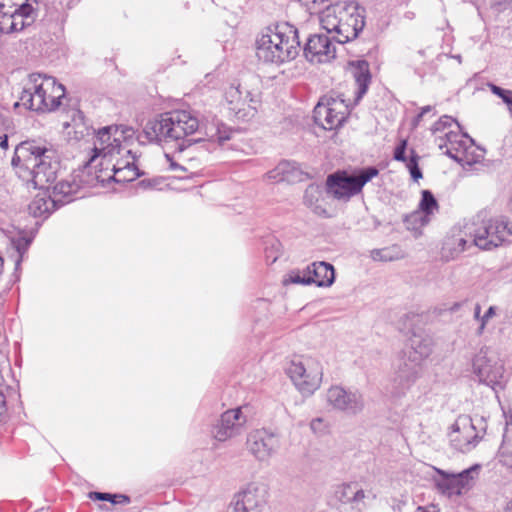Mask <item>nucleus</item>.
I'll return each instance as SVG.
<instances>
[{"instance_id":"6e6d98bb","label":"nucleus","mask_w":512,"mask_h":512,"mask_svg":"<svg viewBox=\"0 0 512 512\" xmlns=\"http://www.w3.org/2000/svg\"><path fill=\"white\" fill-rule=\"evenodd\" d=\"M165 157H166L167 161L169 162L170 170H172V171H176V170L184 171V168L182 166H180L179 164H177L176 162L173 161V159H172V157L170 156L169 153H165Z\"/></svg>"},{"instance_id":"5701e85b","label":"nucleus","mask_w":512,"mask_h":512,"mask_svg":"<svg viewBox=\"0 0 512 512\" xmlns=\"http://www.w3.org/2000/svg\"><path fill=\"white\" fill-rule=\"evenodd\" d=\"M307 272L312 276V284H316L318 287H330L335 281L333 265L324 261L308 265Z\"/></svg>"},{"instance_id":"864d4df0","label":"nucleus","mask_w":512,"mask_h":512,"mask_svg":"<svg viewBox=\"0 0 512 512\" xmlns=\"http://www.w3.org/2000/svg\"><path fill=\"white\" fill-rule=\"evenodd\" d=\"M486 85L490 88L491 92H492L493 94H495L496 96H498L499 98H500V97H501V95H502V94H504V93H505V91L507 90V89H504V88H502V87H499V86H497V85H495V84H493V83H490V82H488Z\"/></svg>"},{"instance_id":"f8f14e48","label":"nucleus","mask_w":512,"mask_h":512,"mask_svg":"<svg viewBox=\"0 0 512 512\" xmlns=\"http://www.w3.org/2000/svg\"><path fill=\"white\" fill-rule=\"evenodd\" d=\"M267 496L263 484L249 483L234 496L228 512H261L267 503Z\"/></svg>"},{"instance_id":"39448f33","label":"nucleus","mask_w":512,"mask_h":512,"mask_svg":"<svg viewBox=\"0 0 512 512\" xmlns=\"http://www.w3.org/2000/svg\"><path fill=\"white\" fill-rule=\"evenodd\" d=\"M432 352V339L427 335L413 334L409 339V346L404 354L408 362L400 360L392 379L391 393L400 397L404 395L419 377L421 363Z\"/></svg>"},{"instance_id":"58836bf2","label":"nucleus","mask_w":512,"mask_h":512,"mask_svg":"<svg viewBox=\"0 0 512 512\" xmlns=\"http://www.w3.org/2000/svg\"><path fill=\"white\" fill-rule=\"evenodd\" d=\"M10 2L0 4V33L11 34L16 32V24L11 16Z\"/></svg>"},{"instance_id":"6e6552de","label":"nucleus","mask_w":512,"mask_h":512,"mask_svg":"<svg viewBox=\"0 0 512 512\" xmlns=\"http://www.w3.org/2000/svg\"><path fill=\"white\" fill-rule=\"evenodd\" d=\"M134 131L131 127L124 125H111L100 128L97 132L95 131V142L93 148V156L89 162H93L95 158L101 156L103 159L110 157L111 159L116 154H121L124 150L122 141H126L131 138Z\"/></svg>"},{"instance_id":"f257e3e1","label":"nucleus","mask_w":512,"mask_h":512,"mask_svg":"<svg viewBox=\"0 0 512 512\" xmlns=\"http://www.w3.org/2000/svg\"><path fill=\"white\" fill-rule=\"evenodd\" d=\"M194 133L223 143L231 138L233 129L216 117L200 120L194 111L174 110L148 120L142 132L139 133L138 140L142 144L173 145L175 150L182 152L186 147L198 141L186 139Z\"/></svg>"},{"instance_id":"4c0bfd02","label":"nucleus","mask_w":512,"mask_h":512,"mask_svg":"<svg viewBox=\"0 0 512 512\" xmlns=\"http://www.w3.org/2000/svg\"><path fill=\"white\" fill-rule=\"evenodd\" d=\"M105 160L108 162L114 161L112 164V171L114 172L115 169L119 168V170H121L135 163L136 155L130 149H126L124 147V150H122L121 154L115 153L112 159L108 157Z\"/></svg>"},{"instance_id":"423d86ee","label":"nucleus","mask_w":512,"mask_h":512,"mask_svg":"<svg viewBox=\"0 0 512 512\" xmlns=\"http://www.w3.org/2000/svg\"><path fill=\"white\" fill-rule=\"evenodd\" d=\"M379 173L376 167L370 166L350 174L347 171H337L328 175L326 191L333 198L340 201H349L359 194L366 183Z\"/></svg>"},{"instance_id":"0eeeda50","label":"nucleus","mask_w":512,"mask_h":512,"mask_svg":"<svg viewBox=\"0 0 512 512\" xmlns=\"http://www.w3.org/2000/svg\"><path fill=\"white\" fill-rule=\"evenodd\" d=\"M287 374L301 394L310 396L320 387L323 369L317 359L302 357L290 362Z\"/></svg>"},{"instance_id":"a211bd4d","label":"nucleus","mask_w":512,"mask_h":512,"mask_svg":"<svg viewBox=\"0 0 512 512\" xmlns=\"http://www.w3.org/2000/svg\"><path fill=\"white\" fill-rule=\"evenodd\" d=\"M336 49L327 35H312L304 47V54L310 62L324 63L335 57Z\"/></svg>"},{"instance_id":"338daca9","label":"nucleus","mask_w":512,"mask_h":512,"mask_svg":"<svg viewBox=\"0 0 512 512\" xmlns=\"http://www.w3.org/2000/svg\"><path fill=\"white\" fill-rule=\"evenodd\" d=\"M505 512H512V500L508 503L506 511Z\"/></svg>"},{"instance_id":"393cba45","label":"nucleus","mask_w":512,"mask_h":512,"mask_svg":"<svg viewBox=\"0 0 512 512\" xmlns=\"http://www.w3.org/2000/svg\"><path fill=\"white\" fill-rule=\"evenodd\" d=\"M486 236L482 234V250H490L492 248L500 246L507 236L506 225L503 222L490 223L484 227Z\"/></svg>"},{"instance_id":"0e129e2a","label":"nucleus","mask_w":512,"mask_h":512,"mask_svg":"<svg viewBox=\"0 0 512 512\" xmlns=\"http://www.w3.org/2000/svg\"><path fill=\"white\" fill-rule=\"evenodd\" d=\"M462 306V303H454L451 307H449L448 309L450 311H456L457 309H459V307Z\"/></svg>"},{"instance_id":"052dcab7","label":"nucleus","mask_w":512,"mask_h":512,"mask_svg":"<svg viewBox=\"0 0 512 512\" xmlns=\"http://www.w3.org/2000/svg\"><path fill=\"white\" fill-rule=\"evenodd\" d=\"M0 148L3 150L8 148V136L6 134L0 136Z\"/></svg>"},{"instance_id":"49530a36","label":"nucleus","mask_w":512,"mask_h":512,"mask_svg":"<svg viewBox=\"0 0 512 512\" xmlns=\"http://www.w3.org/2000/svg\"><path fill=\"white\" fill-rule=\"evenodd\" d=\"M434 111V107L431 106V105H427V106H424L421 108V111L420 113L413 119V126L414 127H417L420 122L422 121L423 117L427 114V113H430V112H433Z\"/></svg>"},{"instance_id":"69168bd1","label":"nucleus","mask_w":512,"mask_h":512,"mask_svg":"<svg viewBox=\"0 0 512 512\" xmlns=\"http://www.w3.org/2000/svg\"><path fill=\"white\" fill-rule=\"evenodd\" d=\"M473 371L477 376L480 375V367H478L476 363H473Z\"/></svg>"},{"instance_id":"de8ad7c7","label":"nucleus","mask_w":512,"mask_h":512,"mask_svg":"<svg viewBox=\"0 0 512 512\" xmlns=\"http://www.w3.org/2000/svg\"><path fill=\"white\" fill-rule=\"evenodd\" d=\"M108 502L112 504H129L131 502L130 497L124 494H112V497Z\"/></svg>"},{"instance_id":"bf43d9fd","label":"nucleus","mask_w":512,"mask_h":512,"mask_svg":"<svg viewBox=\"0 0 512 512\" xmlns=\"http://www.w3.org/2000/svg\"><path fill=\"white\" fill-rule=\"evenodd\" d=\"M5 405H6L5 395L0 390V415H2L5 412Z\"/></svg>"},{"instance_id":"9b49d317","label":"nucleus","mask_w":512,"mask_h":512,"mask_svg":"<svg viewBox=\"0 0 512 512\" xmlns=\"http://www.w3.org/2000/svg\"><path fill=\"white\" fill-rule=\"evenodd\" d=\"M365 10L354 1L341 2L339 30L335 40L344 44L355 39L365 26Z\"/></svg>"},{"instance_id":"412c9836","label":"nucleus","mask_w":512,"mask_h":512,"mask_svg":"<svg viewBox=\"0 0 512 512\" xmlns=\"http://www.w3.org/2000/svg\"><path fill=\"white\" fill-rule=\"evenodd\" d=\"M506 381L503 364L499 362L494 365L482 364V384L494 392L497 399L498 393L504 389Z\"/></svg>"},{"instance_id":"f704fd0d","label":"nucleus","mask_w":512,"mask_h":512,"mask_svg":"<svg viewBox=\"0 0 512 512\" xmlns=\"http://www.w3.org/2000/svg\"><path fill=\"white\" fill-rule=\"evenodd\" d=\"M418 207L419 211L428 218L439 210L438 201L430 190H422Z\"/></svg>"},{"instance_id":"774afa93","label":"nucleus","mask_w":512,"mask_h":512,"mask_svg":"<svg viewBox=\"0 0 512 512\" xmlns=\"http://www.w3.org/2000/svg\"><path fill=\"white\" fill-rule=\"evenodd\" d=\"M503 3H506L512 9V0H502Z\"/></svg>"},{"instance_id":"5fc2aeb1","label":"nucleus","mask_w":512,"mask_h":512,"mask_svg":"<svg viewBox=\"0 0 512 512\" xmlns=\"http://www.w3.org/2000/svg\"><path fill=\"white\" fill-rule=\"evenodd\" d=\"M495 314V307L491 306L489 309L485 312L484 315H482V330L485 327L486 322L493 317Z\"/></svg>"},{"instance_id":"aec40b11","label":"nucleus","mask_w":512,"mask_h":512,"mask_svg":"<svg viewBox=\"0 0 512 512\" xmlns=\"http://www.w3.org/2000/svg\"><path fill=\"white\" fill-rule=\"evenodd\" d=\"M350 72L357 87L355 91V101L358 102L367 93L371 83L369 63L365 60L352 61L350 63Z\"/></svg>"},{"instance_id":"f3484780","label":"nucleus","mask_w":512,"mask_h":512,"mask_svg":"<svg viewBox=\"0 0 512 512\" xmlns=\"http://www.w3.org/2000/svg\"><path fill=\"white\" fill-rule=\"evenodd\" d=\"M451 445L461 452H469L477 445V432L469 416L461 415L452 424L448 434Z\"/></svg>"},{"instance_id":"c756f323","label":"nucleus","mask_w":512,"mask_h":512,"mask_svg":"<svg viewBox=\"0 0 512 512\" xmlns=\"http://www.w3.org/2000/svg\"><path fill=\"white\" fill-rule=\"evenodd\" d=\"M259 99L251 94V92L246 91V105L242 106L239 104L236 107H233L231 111L237 120L242 122L251 121L257 114V109L259 106Z\"/></svg>"},{"instance_id":"2eb2a0df","label":"nucleus","mask_w":512,"mask_h":512,"mask_svg":"<svg viewBox=\"0 0 512 512\" xmlns=\"http://www.w3.org/2000/svg\"><path fill=\"white\" fill-rule=\"evenodd\" d=\"M326 397L333 409L347 415H358L365 407L364 397L358 390H346L342 386L335 385L328 389Z\"/></svg>"},{"instance_id":"b1692460","label":"nucleus","mask_w":512,"mask_h":512,"mask_svg":"<svg viewBox=\"0 0 512 512\" xmlns=\"http://www.w3.org/2000/svg\"><path fill=\"white\" fill-rule=\"evenodd\" d=\"M335 498L343 504L358 505L365 498L363 489L355 482L339 485L335 490Z\"/></svg>"},{"instance_id":"79ce46f5","label":"nucleus","mask_w":512,"mask_h":512,"mask_svg":"<svg viewBox=\"0 0 512 512\" xmlns=\"http://www.w3.org/2000/svg\"><path fill=\"white\" fill-rule=\"evenodd\" d=\"M74 137L77 140L83 139L86 136L95 134V129L87 126L84 123V117L80 111H77V117L73 118Z\"/></svg>"},{"instance_id":"72a5a7b5","label":"nucleus","mask_w":512,"mask_h":512,"mask_svg":"<svg viewBox=\"0 0 512 512\" xmlns=\"http://www.w3.org/2000/svg\"><path fill=\"white\" fill-rule=\"evenodd\" d=\"M282 245L274 236L264 240V256L267 264H273L281 255Z\"/></svg>"},{"instance_id":"7ed1b4c3","label":"nucleus","mask_w":512,"mask_h":512,"mask_svg":"<svg viewBox=\"0 0 512 512\" xmlns=\"http://www.w3.org/2000/svg\"><path fill=\"white\" fill-rule=\"evenodd\" d=\"M299 50L298 31L287 23L267 27L256 41V55L265 63L282 64L291 61Z\"/></svg>"},{"instance_id":"ddd939ff","label":"nucleus","mask_w":512,"mask_h":512,"mask_svg":"<svg viewBox=\"0 0 512 512\" xmlns=\"http://www.w3.org/2000/svg\"><path fill=\"white\" fill-rule=\"evenodd\" d=\"M479 467V464H475L469 469H465L457 474L447 473L444 470L435 468L439 476L434 478V484L440 493L448 497L461 495L471 487L473 481L472 474L475 473Z\"/></svg>"},{"instance_id":"1a4fd4ad","label":"nucleus","mask_w":512,"mask_h":512,"mask_svg":"<svg viewBox=\"0 0 512 512\" xmlns=\"http://www.w3.org/2000/svg\"><path fill=\"white\" fill-rule=\"evenodd\" d=\"M435 142L440 150L446 149L445 154L462 165H473L478 163L474 154V141L467 134L461 133L460 129H450L444 135L436 136Z\"/></svg>"},{"instance_id":"473e14b6","label":"nucleus","mask_w":512,"mask_h":512,"mask_svg":"<svg viewBox=\"0 0 512 512\" xmlns=\"http://www.w3.org/2000/svg\"><path fill=\"white\" fill-rule=\"evenodd\" d=\"M405 253L398 245H392L382 249H374L371 251V258L375 261H395L404 258Z\"/></svg>"},{"instance_id":"6ab92c4d","label":"nucleus","mask_w":512,"mask_h":512,"mask_svg":"<svg viewBox=\"0 0 512 512\" xmlns=\"http://www.w3.org/2000/svg\"><path fill=\"white\" fill-rule=\"evenodd\" d=\"M267 177L275 182L295 183L304 179V173L297 162L283 160L267 173Z\"/></svg>"},{"instance_id":"9d476101","label":"nucleus","mask_w":512,"mask_h":512,"mask_svg":"<svg viewBox=\"0 0 512 512\" xmlns=\"http://www.w3.org/2000/svg\"><path fill=\"white\" fill-rule=\"evenodd\" d=\"M349 113L348 105L340 96L327 94L320 98L313 110L316 125L325 130L340 127Z\"/></svg>"},{"instance_id":"ea45409f","label":"nucleus","mask_w":512,"mask_h":512,"mask_svg":"<svg viewBox=\"0 0 512 512\" xmlns=\"http://www.w3.org/2000/svg\"><path fill=\"white\" fill-rule=\"evenodd\" d=\"M225 98L230 111L239 104L242 106L246 105V96L243 97V92L240 90L239 86L231 85L225 92Z\"/></svg>"},{"instance_id":"c9c22d12","label":"nucleus","mask_w":512,"mask_h":512,"mask_svg":"<svg viewBox=\"0 0 512 512\" xmlns=\"http://www.w3.org/2000/svg\"><path fill=\"white\" fill-rule=\"evenodd\" d=\"M429 222L430 218H428L419 210L406 215L404 218V224L406 228L410 231H413L415 234H419L421 228H423Z\"/></svg>"},{"instance_id":"3c124183","label":"nucleus","mask_w":512,"mask_h":512,"mask_svg":"<svg viewBox=\"0 0 512 512\" xmlns=\"http://www.w3.org/2000/svg\"><path fill=\"white\" fill-rule=\"evenodd\" d=\"M32 1L36 2V0H32ZM7 2H10L9 6L11 7V10H13L14 8H17V5H21L22 3L23 4H31L30 0H0V4L6 5Z\"/></svg>"},{"instance_id":"13d9d810","label":"nucleus","mask_w":512,"mask_h":512,"mask_svg":"<svg viewBox=\"0 0 512 512\" xmlns=\"http://www.w3.org/2000/svg\"><path fill=\"white\" fill-rule=\"evenodd\" d=\"M415 512H439V510L437 509L436 506L431 505V506H425V507L419 506V507H417Z\"/></svg>"},{"instance_id":"bb28decb","label":"nucleus","mask_w":512,"mask_h":512,"mask_svg":"<svg viewBox=\"0 0 512 512\" xmlns=\"http://www.w3.org/2000/svg\"><path fill=\"white\" fill-rule=\"evenodd\" d=\"M506 426L503 433L502 444L499 449V460L503 465L512 468V413L504 411Z\"/></svg>"},{"instance_id":"c85d7f7f","label":"nucleus","mask_w":512,"mask_h":512,"mask_svg":"<svg viewBox=\"0 0 512 512\" xmlns=\"http://www.w3.org/2000/svg\"><path fill=\"white\" fill-rule=\"evenodd\" d=\"M13 22L16 24V32L24 30L35 20V9L32 4L17 5V8L11 10Z\"/></svg>"},{"instance_id":"a19ab883","label":"nucleus","mask_w":512,"mask_h":512,"mask_svg":"<svg viewBox=\"0 0 512 512\" xmlns=\"http://www.w3.org/2000/svg\"><path fill=\"white\" fill-rule=\"evenodd\" d=\"M460 129L459 124L450 116L444 115L431 127L432 134L436 136L444 135L450 129Z\"/></svg>"},{"instance_id":"2f4dec72","label":"nucleus","mask_w":512,"mask_h":512,"mask_svg":"<svg viewBox=\"0 0 512 512\" xmlns=\"http://www.w3.org/2000/svg\"><path fill=\"white\" fill-rule=\"evenodd\" d=\"M341 8V2L336 3L334 5H331L327 7L324 11H322L320 16V22L322 27L328 32V33H336V36H338V30H339V13L338 9Z\"/></svg>"},{"instance_id":"a878e982","label":"nucleus","mask_w":512,"mask_h":512,"mask_svg":"<svg viewBox=\"0 0 512 512\" xmlns=\"http://www.w3.org/2000/svg\"><path fill=\"white\" fill-rule=\"evenodd\" d=\"M59 203L50 193L47 197L38 194L28 206L29 213L33 217L47 218L55 209L59 207Z\"/></svg>"},{"instance_id":"09e8293b","label":"nucleus","mask_w":512,"mask_h":512,"mask_svg":"<svg viewBox=\"0 0 512 512\" xmlns=\"http://www.w3.org/2000/svg\"><path fill=\"white\" fill-rule=\"evenodd\" d=\"M30 245V240L26 238H20L15 242L16 249L20 256L28 249Z\"/></svg>"},{"instance_id":"680f3d73","label":"nucleus","mask_w":512,"mask_h":512,"mask_svg":"<svg viewBox=\"0 0 512 512\" xmlns=\"http://www.w3.org/2000/svg\"><path fill=\"white\" fill-rule=\"evenodd\" d=\"M56 20H57L58 24H59L60 26H62V24H63V23H64V21H65V13H64V12L59 13V14L56 16Z\"/></svg>"},{"instance_id":"4be33fe9","label":"nucleus","mask_w":512,"mask_h":512,"mask_svg":"<svg viewBox=\"0 0 512 512\" xmlns=\"http://www.w3.org/2000/svg\"><path fill=\"white\" fill-rule=\"evenodd\" d=\"M80 188V183L72 176L67 179H63L50 187V189H52L51 194L60 206L73 201Z\"/></svg>"},{"instance_id":"8fccbe9b","label":"nucleus","mask_w":512,"mask_h":512,"mask_svg":"<svg viewBox=\"0 0 512 512\" xmlns=\"http://www.w3.org/2000/svg\"><path fill=\"white\" fill-rule=\"evenodd\" d=\"M112 497V494L110 493H104V492H90L89 498L91 500H99V501H108Z\"/></svg>"},{"instance_id":"e433bc0d","label":"nucleus","mask_w":512,"mask_h":512,"mask_svg":"<svg viewBox=\"0 0 512 512\" xmlns=\"http://www.w3.org/2000/svg\"><path fill=\"white\" fill-rule=\"evenodd\" d=\"M140 175V170L135 162L124 169H115L114 174L110 178H112L117 183H127L134 181Z\"/></svg>"},{"instance_id":"cd10ccee","label":"nucleus","mask_w":512,"mask_h":512,"mask_svg":"<svg viewBox=\"0 0 512 512\" xmlns=\"http://www.w3.org/2000/svg\"><path fill=\"white\" fill-rule=\"evenodd\" d=\"M479 240H480V235H479L477 229H475L473 231V233L472 232L470 233L469 239H466L463 237H460L458 239H447L443 246V253H446V251H450L451 252L450 257L454 258L459 253L465 251L468 244H469V246L478 247ZM444 255L446 257H448V255H446V254H444Z\"/></svg>"},{"instance_id":"f03ea898","label":"nucleus","mask_w":512,"mask_h":512,"mask_svg":"<svg viewBox=\"0 0 512 512\" xmlns=\"http://www.w3.org/2000/svg\"><path fill=\"white\" fill-rule=\"evenodd\" d=\"M11 164L20 179L33 188L50 190L57 179L60 163L54 152L35 141H24L14 151Z\"/></svg>"},{"instance_id":"a18cd8bd","label":"nucleus","mask_w":512,"mask_h":512,"mask_svg":"<svg viewBox=\"0 0 512 512\" xmlns=\"http://www.w3.org/2000/svg\"><path fill=\"white\" fill-rule=\"evenodd\" d=\"M406 148H407V141L402 140L395 148L393 158L396 161L404 162L406 161Z\"/></svg>"},{"instance_id":"4d7b16f0","label":"nucleus","mask_w":512,"mask_h":512,"mask_svg":"<svg viewBox=\"0 0 512 512\" xmlns=\"http://www.w3.org/2000/svg\"><path fill=\"white\" fill-rule=\"evenodd\" d=\"M502 101L508 106L512 104V90H506L504 94L500 97Z\"/></svg>"},{"instance_id":"dca6fc26","label":"nucleus","mask_w":512,"mask_h":512,"mask_svg":"<svg viewBox=\"0 0 512 512\" xmlns=\"http://www.w3.org/2000/svg\"><path fill=\"white\" fill-rule=\"evenodd\" d=\"M246 421L242 407L226 410L213 425L212 435L217 441H227L241 433Z\"/></svg>"},{"instance_id":"7c9ffc66","label":"nucleus","mask_w":512,"mask_h":512,"mask_svg":"<svg viewBox=\"0 0 512 512\" xmlns=\"http://www.w3.org/2000/svg\"><path fill=\"white\" fill-rule=\"evenodd\" d=\"M322 197V189L317 185H309L304 193V204L310 208L315 214L327 217V210L320 203Z\"/></svg>"},{"instance_id":"20e7f679","label":"nucleus","mask_w":512,"mask_h":512,"mask_svg":"<svg viewBox=\"0 0 512 512\" xmlns=\"http://www.w3.org/2000/svg\"><path fill=\"white\" fill-rule=\"evenodd\" d=\"M65 92V87L56 78L32 73L24 83L19 100L29 110L51 112L59 107Z\"/></svg>"},{"instance_id":"e2e57ef3","label":"nucleus","mask_w":512,"mask_h":512,"mask_svg":"<svg viewBox=\"0 0 512 512\" xmlns=\"http://www.w3.org/2000/svg\"><path fill=\"white\" fill-rule=\"evenodd\" d=\"M474 317H475V319H477V320H479V319H480V317H481V314H480V304H479V303H477V304L475 305V309H474Z\"/></svg>"},{"instance_id":"37998d69","label":"nucleus","mask_w":512,"mask_h":512,"mask_svg":"<svg viewBox=\"0 0 512 512\" xmlns=\"http://www.w3.org/2000/svg\"><path fill=\"white\" fill-rule=\"evenodd\" d=\"M310 274L307 272V267L302 270H293L288 274V277L284 280L285 284H301V285H310L313 282Z\"/></svg>"},{"instance_id":"c03bdc74","label":"nucleus","mask_w":512,"mask_h":512,"mask_svg":"<svg viewBox=\"0 0 512 512\" xmlns=\"http://www.w3.org/2000/svg\"><path fill=\"white\" fill-rule=\"evenodd\" d=\"M419 156L416 154V152L412 149L410 157L404 161L406 163V167L410 172V175L413 180L418 181L423 177L422 171L419 168Z\"/></svg>"},{"instance_id":"4468645a","label":"nucleus","mask_w":512,"mask_h":512,"mask_svg":"<svg viewBox=\"0 0 512 512\" xmlns=\"http://www.w3.org/2000/svg\"><path fill=\"white\" fill-rule=\"evenodd\" d=\"M281 447L280 435L268 429H256L247 437L249 452L261 462H267Z\"/></svg>"},{"instance_id":"603ef678","label":"nucleus","mask_w":512,"mask_h":512,"mask_svg":"<svg viewBox=\"0 0 512 512\" xmlns=\"http://www.w3.org/2000/svg\"><path fill=\"white\" fill-rule=\"evenodd\" d=\"M310 428L314 432H322L323 419L315 418L310 422Z\"/></svg>"}]
</instances>
